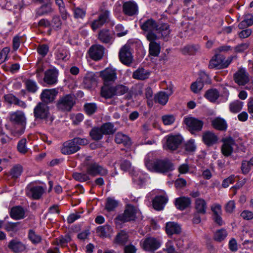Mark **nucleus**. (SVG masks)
I'll return each instance as SVG.
<instances>
[{"instance_id": "b1692460", "label": "nucleus", "mask_w": 253, "mask_h": 253, "mask_svg": "<svg viewBox=\"0 0 253 253\" xmlns=\"http://www.w3.org/2000/svg\"><path fill=\"white\" fill-rule=\"evenodd\" d=\"M211 124L214 128L220 131H225L228 126L226 121L219 117L211 119Z\"/></svg>"}, {"instance_id": "20e7f679", "label": "nucleus", "mask_w": 253, "mask_h": 253, "mask_svg": "<svg viewBox=\"0 0 253 253\" xmlns=\"http://www.w3.org/2000/svg\"><path fill=\"white\" fill-rule=\"evenodd\" d=\"M76 103L75 96L73 94H66L59 98L56 106L62 111H70Z\"/></svg>"}, {"instance_id": "f704fd0d", "label": "nucleus", "mask_w": 253, "mask_h": 253, "mask_svg": "<svg viewBox=\"0 0 253 253\" xmlns=\"http://www.w3.org/2000/svg\"><path fill=\"white\" fill-rule=\"evenodd\" d=\"M128 239L127 233L124 230H122L117 233L114 239V243L120 245H124L128 241Z\"/></svg>"}, {"instance_id": "4468645a", "label": "nucleus", "mask_w": 253, "mask_h": 253, "mask_svg": "<svg viewBox=\"0 0 253 253\" xmlns=\"http://www.w3.org/2000/svg\"><path fill=\"white\" fill-rule=\"evenodd\" d=\"M99 75L104 82V84L114 83L117 79V73L114 69L106 68L99 72Z\"/></svg>"}, {"instance_id": "a211bd4d", "label": "nucleus", "mask_w": 253, "mask_h": 253, "mask_svg": "<svg viewBox=\"0 0 253 253\" xmlns=\"http://www.w3.org/2000/svg\"><path fill=\"white\" fill-rule=\"evenodd\" d=\"M223 144L221 148L222 154L225 157L230 156L233 152V146L235 145V140L231 137L223 139Z\"/></svg>"}, {"instance_id": "c9c22d12", "label": "nucleus", "mask_w": 253, "mask_h": 253, "mask_svg": "<svg viewBox=\"0 0 253 253\" xmlns=\"http://www.w3.org/2000/svg\"><path fill=\"white\" fill-rule=\"evenodd\" d=\"M101 96L106 99L111 98L115 96L114 86H109L108 84H104L101 89Z\"/></svg>"}, {"instance_id": "603ef678", "label": "nucleus", "mask_w": 253, "mask_h": 253, "mask_svg": "<svg viewBox=\"0 0 253 253\" xmlns=\"http://www.w3.org/2000/svg\"><path fill=\"white\" fill-rule=\"evenodd\" d=\"M100 127L105 135L113 134L115 131L114 125L110 123L104 124Z\"/></svg>"}, {"instance_id": "09e8293b", "label": "nucleus", "mask_w": 253, "mask_h": 253, "mask_svg": "<svg viewBox=\"0 0 253 253\" xmlns=\"http://www.w3.org/2000/svg\"><path fill=\"white\" fill-rule=\"evenodd\" d=\"M90 136L95 140H99L102 139L104 135L101 127H94L89 133Z\"/></svg>"}, {"instance_id": "a19ab883", "label": "nucleus", "mask_w": 253, "mask_h": 253, "mask_svg": "<svg viewBox=\"0 0 253 253\" xmlns=\"http://www.w3.org/2000/svg\"><path fill=\"white\" fill-rule=\"evenodd\" d=\"M84 83L87 88H90L96 84V79L92 72L87 73L84 80Z\"/></svg>"}, {"instance_id": "774afa93", "label": "nucleus", "mask_w": 253, "mask_h": 253, "mask_svg": "<svg viewBox=\"0 0 253 253\" xmlns=\"http://www.w3.org/2000/svg\"><path fill=\"white\" fill-rule=\"evenodd\" d=\"M185 150L188 152H193L196 150V146L193 139L189 140L185 145Z\"/></svg>"}, {"instance_id": "4c0bfd02", "label": "nucleus", "mask_w": 253, "mask_h": 253, "mask_svg": "<svg viewBox=\"0 0 253 253\" xmlns=\"http://www.w3.org/2000/svg\"><path fill=\"white\" fill-rule=\"evenodd\" d=\"M156 31L158 34H161L162 38H165L169 35L170 30L169 26L168 24L162 23L158 24V27H157Z\"/></svg>"}, {"instance_id": "cd10ccee", "label": "nucleus", "mask_w": 253, "mask_h": 253, "mask_svg": "<svg viewBox=\"0 0 253 253\" xmlns=\"http://www.w3.org/2000/svg\"><path fill=\"white\" fill-rule=\"evenodd\" d=\"M166 232L168 235L179 234L181 232V228L176 222H168L166 225Z\"/></svg>"}, {"instance_id": "1a4fd4ad", "label": "nucleus", "mask_w": 253, "mask_h": 253, "mask_svg": "<svg viewBox=\"0 0 253 253\" xmlns=\"http://www.w3.org/2000/svg\"><path fill=\"white\" fill-rule=\"evenodd\" d=\"M86 171L87 174L92 176H96L97 175L105 176L108 173V171L106 168L96 163L87 165Z\"/></svg>"}, {"instance_id": "bb28decb", "label": "nucleus", "mask_w": 253, "mask_h": 253, "mask_svg": "<svg viewBox=\"0 0 253 253\" xmlns=\"http://www.w3.org/2000/svg\"><path fill=\"white\" fill-rule=\"evenodd\" d=\"M173 91L171 88L166 92L165 91H160L155 96V101L159 104L164 105L168 102L169 96L172 93Z\"/></svg>"}, {"instance_id": "e2e57ef3", "label": "nucleus", "mask_w": 253, "mask_h": 253, "mask_svg": "<svg viewBox=\"0 0 253 253\" xmlns=\"http://www.w3.org/2000/svg\"><path fill=\"white\" fill-rule=\"evenodd\" d=\"M9 47H4L0 52V64L3 63L8 59V54L10 52Z\"/></svg>"}, {"instance_id": "2f4dec72", "label": "nucleus", "mask_w": 253, "mask_h": 253, "mask_svg": "<svg viewBox=\"0 0 253 253\" xmlns=\"http://www.w3.org/2000/svg\"><path fill=\"white\" fill-rule=\"evenodd\" d=\"M168 202V198L165 196H156L153 200V206L155 210L161 211L164 209Z\"/></svg>"}, {"instance_id": "f257e3e1", "label": "nucleus", "mask_w": 253, "mask_h": 253, "mask_svg": "<svg viewBox=\"0 0 253 253\" xmlns=\"http://www.w3.org/2000/svg\"><path fill=\"white\" fill-rule=\"evenodd\" d=\"M145 166L150 171L160 173H167L174 169L173 163L167 159L154 162L146 160Z\"/></svg>"}, {"instance_id": "052dcab7", "label": "nucleus", "mask_w": 253, "mask_h": 253, "mask_svg": "<svg viewBox=\"0 0 253 253\" xmlns=\"http://www.w3.org/2000/svg\"><path fill=\"white\" fill-rule=\"evenodd\" d=\"M50 25L53 28V29L56 30L61 29L62 26V22L59 16H54L50 23Z\"/></svg>"}, {"instance_id": "680f3d73", "label": "nucleus", "mask_w": 253, "mask_h": 253, "mask_svg": "<svg viewBox=\"0 0 253 253\" xmlns=\"http://www.w3.org/2000/svg\"><path fill=\"white\" fill-rule=\"evenodd\" d=\"M26 139L23 138L21 139L17 144V150L22 154H25L27 152L28 149L26 146Z\"/></svg>"}, {"instance_id": "9d476101", "label": "nucleus", "mask_w": 253, "mask_h": 253, "mask_svg": "<svg viewBox=\"0 0 253 253\" xmlns=\"http://www.w3.org/2000/svg\"><path fill=\"white\" fill-rule=\"evenodd\" d=\"M184 122L192 133L201 131L204 125L202 120L192 117L185 118Z\"/></svg>"}, {"instance_id": "e433bc0d", "label": "nucleus", "mask_w": 253, "mask_h": 253, "mask_svg": "<svg viewBox=\"0 0 253 253\" xmlns=\"http://www.w3.org/2000/svg\"><path fill=\"white\" fill-rule=\"evenodd\" d=\"M115 142L118 144H122L125 146H129L131 144V141L129 138L126 135L118 132L115 135Z\"/></svg>"}, {"instance_id": "2eb2a0df", "label": "nucleus", "mask_w": 253, "mask_h": 253, "mask_svg": "<svg viewBox=\"0 0 253 253\" xmlns=\"http://www.w3.org/2000/svg\"><path fill=\"white\" fill-rule=\"evenodd\" d=\"M123 12L127 16H132L138 13V6L137 4L133 0L125 1L123 3Z\"/></svg>"}, {"instance_id": "3c124183", "label": "nucleus", "mask_w": 253, "mask_h": 253, "mask_svg": "<svg viewBox=\"0 0 253 253\" xmlns=\"http://www.w3.org/2000/svg\"><path fill=\"white\" fill-rule=\"evenodd\" d=\"M118 206V202L112 198H108L106 199L105 209L108 211H111Z\"/></svg>"}, {"instance_id": "13d9d810", "label": "nucleus", "mask_w": 253, "mask_h": 253, "mask_svg": "<svg viewBox=\"0 0 253 253\" xmlns=\"http://www.w3.org/2000/svg\"><path fill=\"white\" fill-rule=\"evenodd\" d=\"M84 109L86 113L88 115H90L96 111L97 107L95 103H88L84 104Z\"/></svg>"}, {"instance_id": "aec40b11", "label": "nucleus", "mask_w": 253, "mask_h": 253, "mask_svg": "<svg viewBox=\"0 0 253 253\" xmlns=\"http://www.w3.org/2000/svg\"><path fill=\"white\" fill-rule=\"evenodd\" d=\"M58 93V90L56 88L45 89L41 94V99L45 104L51 103L54 100Z\"/></svg>"}, {"instance_id": "bf43d9fd", "label": "nucleus", "mask_w": 253, "mask_h": 253, "mask_svg": "<svg viewBox=\"0 0 253 253\" xmlns=\"http://www.w3.org/2000/svg\"><path fill=\"white\" fill-rule=\"evenodd\" d=\"M71 241V238L68 234L64 236H61L56 239V244L62 247L65 246L66 244Z\"/></svg>"}, {"instance_id": "ea45409f", "label": "nucleus", "mask_w": 253, "mask_h": 253, "mask_svg": "<svg viewBox=\"0 0 253 253\" xmlns=\"http://www.w3.org/2000/svg\"><path fill=\"white\" fill-rule=\"evenodd\" d=\"M155 40L149 41V54L153 56H158L160 52L161 47L160 44L155 42Z\"/></svg>"}, {"instance_id": "de8ad7c7", "label": "nucleus", "mask_w": 253, "mask_h": 253, "mask_svg": "<svg viewBox=\"0 0 253 253\" xmlns=\"http://www.w3.org/2000/svg\"><path fill=\"white\" fill-rule=\"evenodd\" d=\"M244 103L238 100L231 102L229 105L230 112L233 113H237L240 112L243 106Z\"/></svg>"}, {"instance_id": "338daca9", "label": "nucleus", "mask_w": 253, "mask_h": 253, "mask_svg": "<svg viewBox=\"0 0 253 253\" xmlns=\"http://www.w3.org/2000/svg\"><path fill=\"white\" fill-rule=\"evenodd\" d=\"M45 66L42 60H40L37 63V69L36 73L37 74V77L38 78L42 77V73L44 71Z\"/></svg>"}, {"instance_id": "37998d69", "label": "nucleus", "mask_w": 253, "mask_h": 253, "mask_svg": "<svg viewBox=\"0 0 253 253\" xmlns=\"http://www.w3.org/2000/svg\"><path fill=\"white\" fill-rule=\"evenodd\" d=\"M253 25V15L251 14H247L244 16V19L238 25L240 29H243L249 26Z\"/></svg>"}, {"instance_id": "423d86ee", "label": "nucleus", "mask_w": 253, "mask_h": 253, "mask_svg": "<svg viewBox=\"0 0 253 253\" xmlns=\"http://www.w3.org/2000/svg\"><path fill=\"white\" fill-rule=\"evenodd\" d=\"M100 12L98 18L93 20L90 23V27L93 31L102 27L104 24L109 20L110 12L107 9H104L102 7L99 9Z\"/></svg>"}, {"instance_id": "c03bdc74", "label": "nucleus", "mask_w": 253, "mask_h": 253, "mask_svg": "<svg viewBox=\"0 0 253 253\" xmlns=\"http://www.w3.org/2000/svg\"><path fill=\"white\" fill-rule=\"evenodd\" d=\"M55 54L56 58L59 60H67L69 58V52L64 47L58 48Z\"/></svg>"}, {"instance_id": "473e14b6", "label": "nucleus", "mask_w": 253, "mask_h": 253, "mask_svg": "<svg viewBox=\"0 0 253 253\" xmlns=\"http://www.w3.org/2000/svg\"><path fill=\"white\" fill-rule=\"evenodd\" d=\"M10 217L15 220L23 219L25 217L24 209L19 206L13 207L10 212Z\"/></svg>"}, {"instance_id": "ddd939ff", "label": "nucleus", "mask_w": 253, "mask_h": 253, "mask_svg": "<svg viewBox=\"0 0 253 253\" xmlns=\"http://www.w3.org/2000/svg\"><path fill=\"white\" fill-rule=\"evenodd\" d=\"M58 70L53 67L45 71L43 81L48 85L55 84L58 82Z\"/></svg>"}, {"instance_id": "69168bd1", "label": "nucleus", "mask_w": 253, "mask_h": 253, "mask_svg": "<svg viewBox=\"0 0 253 253\" xmlns=\"http://www.w3.org/2000/svg\"><path fill=\"white\" fill-rule=\"evenodd\" d=\"M22 171V168L20 165L14 166L11 170L10 174L14 178L19 176Z\"/></svg>"}, {"instance_id": "39448f33", "label": "nucleus", "mask_w": 253, "mask_h": 253, "mask_svg": "<svg viewBox=\"0 0 253 253\" xmlns=\"http://www.w3.org/2000/svg\"><path fill=\"white\" fill-rule=\"evenodd\" d=\"M137 211L136 207L131 205H127L124 213L118 215L115 218V222L116 223H124L135 220Z\"/></svg>"}, {"instance_id": "6e6d98bb", "label": "nucleus", "mask_w": 253, "mask_h": 253, "mask_svg": "<svg viewBox=\"0 0 253 253\" xmlns=\"http://www.w3.org/2000/svg\"><path fill=\"white\" fill-rule=\"evenodd\" d=\"M115 94L117 96H120L126 93L128 90V88L125 85L122 84H118L114 86Z\"/></svg>"}, {"instance_id": "dca6fc26", "label": "nucleus", "mask_w": 253, "mask_h": 253, "mask_svg": "<svg viewBox=\"0 0 253 253\" xmlns=\"http://www.w3.org/2000/svg\"><path fill=\"white\" fill-rule=\"evenodd\" d=\"M142 248L146 251L151 252L157 250L161 246L159 240L153 238H146L141 244Z\"/></svg>"}, {"instance_id": "f3484780", "label": "nucleus", "mask_w": 253, "mask_h": 253, "mask_svg": "<svg viewBox=\"0 0 253 253\" xmlns=\"http://www.w3.org/2000/svg\"><path fill=\"white\" fill-rule=\"evenodd\" d=\"M104 47L100 44L91 45L88 50L90 57L94 60H99L101 59L104 52Z\"/></svg>"}, {"instance_id": "f8f14e48", "label": "nucleus", "mask_w": 253, "mask_h": 253, "mask_svg": "<svg viewBox=\"0 0 253 253\" xmlns=\"http://www.w3.org/2000/svg\"><path fill=\"white\" fill-rule=\"evenodd\" d=\"M49 108L47 104L40 102L34 110V117L37 119H46L49 116Z\"/></svg>"}, {"instance_id": "f03ea898", "label": "nucleus", "mask_w": 253, "mask_h": 253, "mask_svg": "<svg viewBox=\"0 0 253 253\" xmlns=\"http://www.w3.org/2000/svg\"><path fill=\"white\" fill-rule=\"evenodd\" d=\"M9 120L12 123L20 126L19 129L15 130L14 131V135H19L22 134L24 132L26 125V118L24 113L22 111L19 110L11 112L9 114Z\"/></svg>"}, {"instance_id": "864d4df0", "label": "nucleus", "mask_w": 253, "mask_h": 253, "mask_svg": "<svg viewBox=\"0 0 253 253\" xmlns=\"http://www.w3.org/2000/svg\"><path fill=\"white\" fill-rule=\"evenodd\" d=\"M87 173L74 172L73 173V178L80 182H85L90 179Z\"/></svg>"}, {"instance_id": "393cba45", "label": "nucleus", "mask_w": 253, "mask_h": 253, "mask_svg": "<svg viewBox=\"0 0 253 253\" xmlns=\"http://www.w3.org/2000/svg\"><path fill=\"white\" fill-rule=\"evenodd\" d=\"M97 38L104 43H111L113 39V35L108 29H103L99 32Z\"/></svg>"}, {"instance_id": "6ab92c4d", "label": "nucleus", "mask_w": 253, "mask_h": 253, "mask_svg": "<svg viewBox=\"0 0 253 253\" xmlns=\"http://www.w3.org/2000/svg\"><path fill=\"white\" fill-rule=\"evenodd\" d=\"M119 58L121 62L126 65H130L132 61V56L129 47L124 46L119 52Z\"/></svg>"}, {"instance_id": "7c9ffc66", "label": "nucleus", "mask_w": 253, "mask_h": 253, "mask_svg": "<svg viewBox=\"0 0 253 253\" xmlns=\"http://www.w3.org/2000/svg\"><path fill=\"white\" fill-rule=\"evenodd\" d=\"M203 140L205 144L210 146L217 142L218 137L213 132L209 131L203 133Z\"/></svg>"}, {"instance_id": "7ed1b4c3", "label": "nucleus", "mask_w": 253, "mask_h": 253, "mask_svg": "<svg viewBox=\"0 0 253 253\" xmlns=\"http://www.w3.org/2000/svg\"><path fill=\"white\" fill-rule=\"evenodd\" d=\"M140 27L143 31L148 33L146 38L148 41L156 40L159 38V36L154 33L158 27V23L154 19L150 18L143 22H140Z\"/></svg>"}, {"instance_id": "a18cd8bd", "label": "nucleus", "mask_w": 253, "mask_h": 253, "mask_svg": "<svg viewBox=\"0 0 253 253\" xmlns=\"http://www.w3.org/2000/svg\"><path fill=\"white\" fill-rule=\"evenodd\" d=\"M205 96L211 102L215 101L219 96V93L216 89H211L207 90Z\"/></svg>"}, {"instance_id": "8fccbe9b", "label": "nucleus", "mask_w": 253, "mask_h": 253, "mask_svg": "<svg viewBox=\"0 0 253 253\" xmlns=\"http://www.w3.org/2000/svg\"><path fill=\"white\" fill-rule=\"evenodd\" d=\"M27 90L30 92L35 93L38 89V86L35 81L32 80H26L24 81Z\"/></svg>"}, {"instance_id": "5701e85b", "label": "nucleus", "mask_w": 253, "mask_h": 253, "mask_svg": "<svg viewBox=\"0 0 253 253\" xmlns=\"http://www.w3.org/2000/svg\"><path fill=\"white\" fill-rule=\"evenodd\" d=\"M8 248L11 252L14 253H19L25 250L26 246L19 240L14 239L9 241Z\"/></svg>"}, {"instance_id": "5fc2aeb1", "label": "nucleus", "mask_w": 253, "mask_h": 253, "mask_svg": "<svg viewBox=\"0 0 253 253\" xmlns=\"http://www.w3.org/2000/svg\"><path fill=\"white\" fill-rule=\"evenodd\" d=\"M203 86V83L201 80H197L191 84L190 88L193 93H198L202 90Z\"/></svg>"}, {"instance_id": "c85d7f7f", "label": "nucleus", "mask_w": 253, "mask_h": 253, "mask_svg": "<svg viewBox=\"0 0 253 253\" xmlns=\"http://www.w3.org/2000/svg\"><path fill=\"white\" fill-rule=\"evenodd\" d=\"M113 229L109 224L99 226L96 229V233L101 238L109 237L112 234Z\"/></svg>"}, {"instance_id": "6e6552de", "label": "nucleus", "mask_w": 253, "mask_h": 253, "mask_svg": "<svg viewBox=\"0 0 253 253\" xmlns=\"http://www.w3.org/2000/svg\"><path fill=\"white\" fill-rule=\"evenodd\" d=\"M45 188L39 185L29 184L26 187V193L27 196L34 200L40 199L45 192Z\"/></svg>"}, {"instance_id": "0e129e2a", "label": "nucleus", "mask_w": 253, "mask_h": 253, "mask_svg": "<svg viewBox=\"0 0 253 253\" xmlns=\"http://www.w3.org/2000/svg\"><path fill=\"white\" fill-rule=\"evenodd\" d=\"M162 121L165 125H171L175 121V117L172 115H166L162 116Z\"/></svg>"}, {"instance_id": "a878e982", "label": "nucleus", "mask_w": 253, "mask_h": 253, "mask_svg": "<svg viewBox=\"0 0 253 253\" xmlns=\"http://www.w3.org/2000/svg\"><path fill=\"white\" fill-rule=\"evenodd\" d=\"M191 204V201L190 198L185 196H182L176 198L175 200V206L179 210L183 211L189 207Z\"/></svg>"}, {"instance_id": "72a5a7b5", "label": "nucleus", "mask_w": 253, "mask_h": 253, "mask_svg": "<svg viewBox=\"0 0 253 253\" xmlns=\"http://www.w3.org/2000/svg\"><path fill=\"white\" fill-rule=\"evenodd\" d=\"M150 72L143 68H138L134 71L132 75V77L137 80H144L149 78Z\"/></svg>"}, {"instance_id": "0eeeda50", "label": "nucleus", "mask_w": 253, "mask_h": 253, "mask_svg": "<svg viewBox=\"0 0 253 253\" xmlns=\"http://www.w3.org/2000/svg\"><path fill=\"white\" fill-rule=\"evenodd\" d=\"M224 56L221 54H215L211 59L209 67L211 69H220L227 68L231 63L232 60L228 59L224 60Z\"/></svg>"}, {"instance_id": "412c9836", "label": "nucleus", "mask_w": 253, "mask_h": 253, "mask_svg": "<svg viewBox=\"0 0 253 253\" xmlns=\"http://www.w3.org/2000/svg\"><path fill=\"white\" fill-rule=\"evenodd\" d=\"M234 79L235 83L239 85H244L250 81L249 74L244 68H240L235 73Z\"/></svg>"}, {"instance_id": "49530a36", "label": "nucleus", "mask_w": 253, "mask_h": 253, "mask_svg": "<svg viewBox=\"0 0 253 253\" xmlns=\"http://www.w3.org/2000/svg\"><path fill=\"white\" fill-rule=\"evenodd\" d=\"M28 239L34 244H39L42 241V237L38 234L33 229H30L28 231Z\"/></svg>"}, {"instance_id": "9b49d317", "label": "nucleus", "mask_w": 253, "mask_h": 253, "mask_svg": "<svg viewBox=\"0 0 253 253\" xmlns=\"http://www.w3.org/2000/svg\"><path fill=\"white\" fill-rule=\"evenodd\" d=\"M166 144L164 147L170 150L176 149L181 144L182 138L178 135H169L165 137Z\"/></svg>"}, {"instance_id": "58836bf2", "label": "nucleus", "mask_w": 253, "mask_h": 253, "mask_svg": "<svg viewBox=\"0 0 253 253\" xmlns=\"http://www.w3.org/2000/svg\"><path fill=\"white\" fill-rule=\"evenodd\" d=\"M228 235V232L225 229L221 228L216 230L213 234V239L217 242L224 241Z\"/></svg>"}, {"instance_id": "4d7b16f0", "label": "nucleus", "mask_w": 253, "mask_h": 253, "mask_svg": "<svg viewBox=\"0 0 253 253\" xmlns=\"http://www.w3.org/2000/svg\"><path fill=\"white\" fill-rule=\"evenodd\" d=\"M37 51L42 57H44L49 51V46L46 44H40L38 46Z\"/></svg>"}, {"instance_id": "c756f323", "label": "nucleus", "mask_w": 253, "mask_h": 253, "mask_svg": "<svg viewBox=\"0 0 253 253\" xmlns=\"http://www.w3.org/2000/svg\"><path fill=\"white\" fill-rule=\"evenodd\" d=\"M194 207L196 212L197 213L205 214L207 209V204L205 200L202 198L196 199L194 203Z\"/></svg>"}, {"instance_id": "79ce46f5", "label": "nucleus", "mask_w": 253, "mask_h": 253, "mask_svg": "<svg viewBox=\"0 0 253 253\" xmlns=\"http://www.w3.org/2000/svg\"><path fill=\"white\" fill-rule=\"evenodd\" d=\"M53 11V9L51 6V4L47 2L46 4L42 5L38 8L37 14L39 16H42L51 13Z\"/></svg>"}, {"instance_id": "4be33fe9", "label": "nucleus", "mask_w": 253, "mask_h": 253, "mask_svg": "<svg viewBox=\"0 0 253 253\" xmlns=\"http://www.w3.org/2000/svg\"><path fill=\"white\" fill-rule=\"evenodd\" d=\"M80 149L79 146L76 145L73 139H71L63 144L61 151L64 155H70L77 152Z\"/></svg>"}]
</instances>
